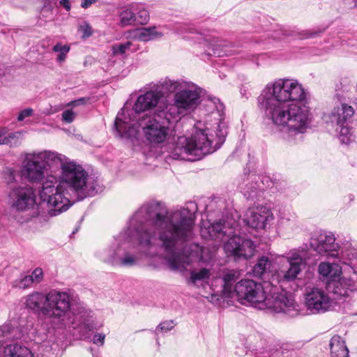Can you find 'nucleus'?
Listing matches in <instances>:
<instances>
[{
	"label": "nucleus",
	"mask_w": 357,
	"mask_h": 357,
	"mask_svg": "<svg viewBox=\"0 0 357 357\" xmlns=\"http://www.w3.org/2000/svg\"><path fill=\"white\" fill-rule=\"evenodd\" d=\"M194 226V213L188 208L169 211L164 202L151 200L133 214L100 257L113 266H135L139 261L135 248L138 243L149 256L165 259L170 269L183 270L191 264L192 259L181 250L192 240Z\"/></svg>",
	"instance_id": "obj_1"
},
{
	"label": "nucleus",
	"mask_w": 357,
	"mask_h": 357,
	"mask_svg": "<svg viewBox=\"0 0 357 357\" xmlns=\"http://www.w3.org/2000/svg\"><path fill=\"white\" fill-rule=\"evenodd\" d=\"M306 98L307 91L297 79L282 78L266 85L258 103L264 117L284 132L285 139L291 142L296 137L301 139L310 124V109L296 103Z\"/></svg>",
	"instance_id": "obj_2"
},
{
	"label": "nucleus",
	"mask_w": 357,
	"mask_h": 357,
	"mask_svg": "<svg viewBox=\"0 0 357 357\" xmlns=\"http://www.w3.org/2000/svg\"><path fill=\"white\" fill-rule=\"evenodd\" d=\"M61 169L59 178L54 174H48L39 188L40 200L47 204L51 216L67 211L71 205L69 197L75 196L82 200L93 197L101 191L97 177L90 175L82 165L59 153Z\"/></svg>",
	"instance_id": "obj_3"
},
{
	"label": "nucleus",
	"mask_w": 357,
	"mask_h": 357,
	"mask_svg": "<svg viewBox=\"0 0 357 357\" xmlns=\"http://www.w3.org/2000/svg\"><path fill=\"white\" fill-rule=\"evenodd\" d=\"M216 107L217 112H212V114L219 116L218 121L213 124L206 123L204 128L195 126L190 137H178L170 152L171 158L196 161L213 153L222 146L228 134V126L220 114V111L223 108L222 104L220 103Z\"/></svg>",
	"instance_id": "obj_4"
},
{
	"label": "nucleus",
	"mask_w": 357,
	"mask_h": 357,
	"mask_svg": "<svg viewBox=\"0 0 357 357\" xmlns=\"http://www.w3.org/2000/svg\"><path fill=\"white\" fill-rule=\"evenodd\" d=\"M237 300L259 310L271 309L276 312H287L294 308V300L287 291H279L271 282L263 284L253 280H241L234 285Z\"/></svg>",
	"instance_id": "obj_5"
},
{
	"label": "nucleus",
	"mask_w": 357,
	"mask_h": 357,
	"mask_svg": "<svg viewBox=\"0 0 357 357\" xmlns=\"http://www.w3.org/2000/svg\"><path fill=\"white\" fill-rule=\"evenodd\" d=\"M237 300L259 310L271 309L276 312H287L294 308V300L287 291H279L271 282L263 284L253 280H241L234 285Z\"/></svg>",
	"instance_id": "obj_6"
},
{
	"label": "nucleus",
	"mask_w": 357,
	"mask_h": 357,
	"mask_svg": "<svg viewBox=\"0 0 357 357\" xmlns=\"http://www.w3.org/2000/svg\"><path fill=\"white\" fill-rule=\"evenodd\" d=\"M238 223L233 218H227L225 221L220 220L211 222L208 220L203 222L201 226V235L204 238H211L223 241H228L224 245V250L228 257L234 260L248 259L254 256L256 245L250 239L240 236Z\"/></svg>",
	"instance_id": "obj_7"
},
{
	"label": "nucleus",
	"mask_w": 357,
	"mask_h": 357,
	"mask_svg": "<svg viewBox=\"0 0 357 357\" xmlns=\"http://www.w3.org/2000/svg\"><path fill=\"white\" fill-rule=\"evenodd\" d=\"M162 98L160 92L157 91H149L140 95L135 101L132 109L128 110L126 114L124 107L121 112L117 114L115 119L114 128L118 135L121 137L132 138L137 135L136 121L139 117L145 115L146 112L157 109L161 102Z\"/></svg>",
	"instance_id": "obj_8"
},
{
	"label": "nucleus",
	"mask_w": 357,
	"mask_h": 357,
	"mask_svg": "<svg viewBox=\"0 0 357 357\" xmlns=\"http://www.w3.org/2000/svg\"><path fill=\"white\" fill-rule=\"evenodd\" d=\"M178 121L160 105L152 114L143 115L136 121L137 130L140 128L146 140L152 145L164 143L173 134Z\"/></svg>",
	"instance_id": "obj_9"
},
{
	"label": "nucleus",
	"mask_w": 357,
	"mask_h": 357,
	"mask_svg": "<svg viewBox=\"0 0 357 357\" xmlns=\"http://www.w3.org/2000/svg\"><path fill=\"white\" fill-rule=\"evenodd\" d=\"M60 160L59 153L56 151L26 153L20 169L21 176L31 183H41L42 185L47 175L57 170Z\"/></svg>",
	"instance_id": "obj_10"
},
{
	"label": "nucleus",
	"mask_w": 357,
	"mask_h": 357,
	"mask_svg": "<svg viewBox=\"0 0 357 357\" xmlns=\"http://www.w3.org/2000/svg\"><path fill=\"white\" fill-rule=\"evenodd\" d=\"M336 238L331 231L319 230L312 234L310 245L321 256L338 258L344 264H349L351 257L356 255V250L351 243L347 242L342 246L335 242Z\"/></svg>",
	"instance_id": "obj_11"
},
{
	"label": "nucleus",
	"mask_w": 357,
	"mask_h": 357,
	"mask_svg": "<svg viewBox=\"0 0 357 357\" xmlns=\"http://www.w3.org/2000/svg\"><path fill=\"white\" fill-rule=\"evenodd\" d=\"M200 93L199 87L191 82H186L179 91L174 94L172 103L166 101L160 105H162L170 116L178 121L181 116L196 109L199 103Z\"/></svg>",
	"instance_id": "obj_12"
},
{
	"label": "nucleus",
	"mask_w": 357,
	"mask_h": 357,
	"mask_svg": "<svg viewBox=\"0 0 357 357\" xmlns=\"http://www.w3.org/2000/svg\"><path fill=\"white\" fill-rule=\"evenodd\" d=\"M47 305L44 308V316L65 325L63 323L64 317L68 315L72 306L70 294L67 291L52 289L47 293Z\"/></svg>",
	"instance_id": "obj_13"
},
{
	"label": "nucleus",
	"mask_w": 357,
	"mask_h": 357,
	"mask_svg": "<svg viewBox=\"0 0 357 357\" xmlns=\"http://www.w3.org/2000/svg\"><path fill=\"white\" fill-rule=\"evenodd\" d=\"M287 265L281 266L276 271L275 276L278 282H291L295 280L306 265V252L302 250H294L282 257ZM275 277V275H273Z\"/></svg>",
	"instance_id": "obj_14"
},
{
	"label": "nucleus",
	"mask_w": 357,
	"mask_h": 357,
	"mask_svg": "<svg viewBox=\"0 0 357 357\" xmlns=\"http://www.w3.org/2000/svg\"><path fill=\"white\" fill-rule=\"evenodd\" d=\"M34 188L28 185H11L8 199L11 206L19 211L32 208L36 204Z\"/></svg>",
	"instance_id": "obj_15"
},
{
	"label": "nucleus",
	"mask_w": 357,
	"mask_h": 357,
	"mask_svg": "<svg viewBox=\"0 0 357 357\" xmlns=\"http://www.w3.org/2000/svg\"><path fill=\"white\" fill-rule=\"evenodd\" d=\"M73 314L75 318L71 324L84 339L89 337L90 332L97 331L102 326V324L94 317L92 311L83 305H79L76 310H73Z\"/></svg>",
	"instance_id": "obj_16"
},
{
	"label": "nucleus",
	"mask_w": 357,
	"mask_h": 357,
	"mask_svg": "<svg viewBox=\"0 0 357 357\" xmlns=\"http://www.w3.org/2000/svg\"><path fill=\"white\" fill-rule=\"evenodd\" d=\"M305 304L312 314H321L331 309L333 299L324 289L312 288L305 294Z\"/></svg>",
	"instance_id": "obj_17"
},
{
	"label": "nucleus",
	"mask_w": 357,
	"mask_h": 357,
	"mask_svg": "<svg viewBox=\"0 0 357 357\" xmlns=\"http://www.w3.org/2000/svg\"><path fill=\"white\" fill-rule=\"evenodd\" d=\"M243 221L249 227L265 229L273 224L274 215L269 208L260 206L248 208Z\"/></svg>",
	"instance_id": "obj_18"
},
{
	"label": "nucleus",
	"mask_w": 357,
	"mask_h": 357,
	"mask_svg": "<svg viewBox=\"0 0 357 357\" xmlns=\"http://www.w3.org/2000/svg\"><path fill=\"white\" fill-rule=\"evenodd\" d=\"M354 109L345 102H337L330 112L324 114V120L333 128L348 123L354 114Z\"/></svg>",
	"instance_id": "obj_19"
},
{
	"label": "nucleus",
	"mask_w": 357,
	"mask_h": 357,
	"mask_svg": "<svg viewBox=\"0 0 357 357\" xmlns=\"http://www.w3.org/2000/svg\"><path fill=\"white\" fill-rule=\"evenodd\" d=\"M24 299L28 309L44 315V308L46 307L47 301V294L34 291L26 296Z\"/></svg>",
	"instance_id": "obj_20"
},
{
	"label": "nucleus",
	"mask_w": 357,
	"mask_h": 357,
	"mask_svg": "<svg viewBox=\"0 0 357 357\" xmlns=\"http://www.w3.org/2000/svg\"><path fill=\"white\" fill-rule=\"evenodd\" d=\"M241 192L247 199L252 201L258 200L262 195V190L259 184L256 181V176H251V178L247 179L239 185Z\"/></svg>",
	"instance_id": "obj_21"
},
{
	"label": "nucleus",
	"mask_w": 357,
	"mask_h": 357,
	"mask_svg": "<svg viewBox=\"0 0 357 357\" xmlns=\"http://www.w3.org/2000/svg\"><path fill=\"white\" fill-rule=\"evenodd\" d=\"M163 35V33L158 31L155 26L137 29L130 33L132 38L144 42L160 38Z\"/></svg>",
	"instance_id": "obj_22"
},
{
	"label": "nucleus",
	"mask_w": 357,
	"mask_h": 357,
	"mask_svg": "<svg viewBox=\"0 0 357 357\" xmlns=\"http://www.w3.org/2000/svg\"><path fill=\"white\" fill-rule=\"evenodd\" d=\"M238 271L230 270L223 275V294L229 298H234L236 296L234 284L239 278Z\"/></svg>",
	"instance_id": "obj_23"
},
{
	"label": "nucleus",
	"mask_w": 357,
	"mask_h": 357,
	"mask_svg": "<svg viewBox=\"0 0 357 357\" xmlns=\"http://www.w3.org/2000/svg\"><path fill=\"white\" fill-rule=\"evenodd\" d=\"M331 357H349L345 341L339 335H334L330 341Z\"/></svg>",
	"instance_id": "obj_24"
},
{
	"label": "nucleus",
	"mask_w": 357,
	"mask_h": 357,
	"mask_svg": "<svg viewBox=\"0 0 357 357\" xmlns=\"http://www.w3.org/2000/svg\"><path fill=\"white\" fill-rule=\"evenodd\" d=\"M20 337L18 329L12 327L10 324H4L0 327V357L3 356V350L6 346V341Z\"/></svg>",
	"instance_id": "obj_25"
},
{
	"label": "nucleus",
	"mask_w": 357,
	"mask_h": 357,
	"mask_svg": "<svg viewBox=\"0 0 357 357\" xmlns=\"http://www.w3.org/2000/svg\"><path fill=\"white\" fill-rule=\"evenodd\" d=\"M204 36V40L208 43V46L211 47V52H208V55H214L218 57L224 56L227 54V50H224L221 47H226L224 43L215 36L208 35L205 33H199Z\"/></svg>",
	"instance_id": "obj_26"
},
{
	"label": "nucleus",
	"mask_w": 357,
	"mask_h": 357,
	"mask_svg": "<svg viewBox=\"0 0 357 357\" xmlns=\"http://www.w3.org/2000/svg\"><path fill=\"white\" fill-rule=\"evenodd\" d=\"M3 356L5 357H33L31 350L20 344H9L4 348Z\"/></svg>",
	"instance_id": "obj_27"
},
{
	"label": "nucleus",
	"mask_w": 357,
	"mask_h": 357,
	"mask_svg": "<svg viewBox=\"0 0 357 357\" xmlns=\"http://www.w3.org/2000/svg\"><path fill=\"white\" fill-rule=\"evenodd\" d=\"M318 271L323 277L333 280L339 276L341 273V267L336 263L322 262L319 265Z\"/></svg>",
	"instance_id": "obj_28"
},
{
	"label": "nucleus",
	"mask_w": 357,
	"mask_h": 357,
	"mask_svg": "<svg viewBox=\"0 0 357 357\" xmlns=\"http://www.w3.org/2000/svg\"><path fill=\"white\" fill-rule=\"evenodd\" d=\"M246 351L245 355L248 356L252 354H254L256 357H280V354L281 353L279 350L273 351V349H269L268 351L265 350L263 347H261L259 345L255 344L245 347Z\"/></svg>",
	"instance_id": "obj_29"
},
{
	"label": "nucleus",
	"mask_w": 357,
	"mask_h": 357,
	"mask_svg": "<svg viewBox=\"0 0 357 357\" xmlns=\"http://www.w3.org/2000/svg\"><path fill=\"white\" fill-rule=\"evenodd\" d=\"M272 266V261L268 257L263 256L260 257L254 266L252 271L256 277L261 278L268 273Z\"/></svg>",
	"instance_id": "obj_30"
},
{
	"label": "nucleus",
	"mask_w": 357,
	"mask_h": 357,
	"mask_svg": "<svg viewBox=\"0 0 357 357\" xmlns=\"http://www.w3.org/2000/svg\"><path fill=\"white\" fill-rule=\"evenodd\" d=\"M351 260L349 265L352 266L354 265L352 260L353 258L351 256ZM352 272L347 275L344 273V275L342 277V283L343 286L346 287L347 290H348V294L350 292L354 291L357 290V272L354 270L353 267H351Z\"/></svg>",
	"instance_id": "obj_31"
},
{
	"label": "nucleus",
	"mask_w": 357,
	"mask_h": 357,
	"mask_svg": "<svg viewBox=\"0 0 357 357\" xmlns=\"http://www.w3.org/2000/svg\"><path fill=\"white\" fill-rule=\"evenodd\" d=\"M186 82L187 81L183 79L174 80L166 77L160 80L159 84L160 86L167 92L170 93H174V94L176 93L177 91H179Z\"/></svg>",
	"instance_id": "obj_32"
},
{
	"label": "nucleus",
	"mask_w": 357,
	"mask_h": 357,
	"mask_svg": "<svg viewBox=\"0 0 357 357\" xmlns=\"http://www.w3.org/2000/svg\"><path fill=\"white\" fill-rule=\"evenodd\" d=\"M342 283V277L336 280L335 278L330 280L327 282V290L339 296H348V290L343 286Z\"/></svg>",
	"instance_id": "obj_33"
},
{
	"label": "nucleus",
	"mask_w": 357,
	"mask_h": 357,
	"mask_svg": "<svg viewBox=\"0 0 357 357\" xmlns=\"http://www.w3.org/2000/svg\"><path fill=\"white\" fill-rule=\"evenodd\" d=\"M338 133L339 139L342 144H348L353 140V135L348 123H343L333 127Z\"/></svg>",
	"instance_id": "obj_34"
},
{
	"label": "nucleus",
	"mask_w": 357,
	"mask_h": 357,
	"mask_svg": "<svg viewBox=\"0 0 357 357\" xmlns=\"http://www.w3.org/2000/svg\"><path fill=\"white\" fill-rule=\"evenodd\" d=\"M211 276V271L206 268H201L199 271H192L190 273L189 281L196 285L198 281H204L209 279Z\"/></svg>",
	"instance_id": "obj_35"
},
{
	"label": "nucleus",
	"mask_w": 357,
	"mask_h": 357,
	"mask_svg": "<svg viewBox=\"0 0 357 357\" xmlns=\"http://www.w3.org/2000/svg\"><path fill=\"white\" fill-rule=\"evenodd\" d=\"M132 9L134 11L137 12V13H135V22L139 24H145L148 22L149 13L143 5L136 4L132 7Z\"/></svg>",
	"instance_id": "obj_36"
},
{
	"label": "nucleus",
	"mask_w": 357,
	"mask_h": 357,
	"mask_svg": "<svg viewBox=\"0 0 357 357\" xmlns=\"http://www.w3.org/2000/svg\"><path fill=\"white\" fill-rule=\"evenodd\" d=\"M120 24L121 26H126L135 22V13L130 9L123 10L119 15Z\"/></svg>",
	"instance_id": "obj_37"
},
{
	"label": "nucleus",
	"mask_w": 357,
	"mask_h": 357,
	"mask_svg": "<svg viewBox=\"0 0 357 357\" xmlns=\"http://www.w3.org/2000/svg\"><path fill=\"white\" fill-rule=\"evenodd\" d=\"M132 43L127 41L123 43H118L112 46V54L114 56H122L130 49Z\"/></svg>",
	"instance_id": "obj_38"
},
{
	"label": "nucleus",
	"mask_w": 357,
	"mask_h": 357,
	"mask_svg": "<svg viewBox=\"0 0 357 357\" xmlns=\"http://www.w3.org/2000/svg\"><path fill=\"white\" fill-rule=\"evenodd\" d=\"M53 51L59 53L56 61L61 63L65 61L66 55L70 51V47L68 45H62L61 43H57L54 46Z\"/></svg>",
	"instance_id": "obj_39"
},
{
	"label": "nucleus",
	"mask_w": 357,
	"mask_h": 357,
	"mask_svg": "<svg viewBox=\"0 0 357 357\" xmlns=\"http://www.w3.org/2000/svg\"><path fill=\"white\" fill-rule=\"evenodd\" d=\"M22 134L20 132H15L10 133L4 138V144H8L10 146H15L20 144L22 140Z\"/></svg>",
	"instance_id": "obj_40"
},
{
	"label": "nucleus",
	"mask_w": 357,
	"mask_h": 357,
	"mask_svg": "<svg viewBox=\"0 0 357 357\" xmlns=\"http://www.w3.org/2000/svg\"><path fill=\"white\" fill-rule=\"evenodd\" d=\"M176 326V323L173 320H166L160 324L155 328V333H165L170 331H172L174 326Z\"/></svg>",
	"instance_id": "obj_41"
},
{
	"label": "nucleus",
	"mask_w": 357,
	"mask_h": 357,
	"mask_svg": "<svg viewBox=\"0 0 357 357\" xmlns=\"http://www.w3.org/2000/svg\"><path fill=\"white\" fill-rule=\"evenodd\" d=\"M3 179L8 185H13L16 181V172L13 168L6 167L3 169Z\"/></svg>",
	"instance_id": "obj_42"
},
{
	"label": "nucleus",
	"mask_w": 357,
	"mask_h": 357,
	"mask_svg": "<svg viewBox=\"0 0 357 357\" xmlns=\"http://www.w3.org/2000/svg\"><path fill=\"white\" fill-rule=\"evenodd\" d=\"M33 284V279L29 275H26L19 280L15 281V286L20 289L30 287Z\"/></svg>",
	"instance_id": "obj_43"
},
{
	"label": "nucleus",
	"mask_w": 357,
	"mask_h": 357,
	"mask_svg": "<svg viewBox=\"0 0 357 357\" xmlns=\"http://www.w3.org/2000/svg\"><path fill=\"white\" fill-rule=\"evenodd\" d=\"M174 29L175 31L179 34H183L185 33H199L195 28L190 26L186 24H178L176 25Z\"/></svg>",
	"instance_id": "obj_44"
},
{
	"label": "nucleus",
	"mask_w": 357,
	"mask_h": 357,
	"mask_svg": "<svg viewBox=\"0 0 357 357\" xmlns=\"http://www.w3.org/2000/svg\"><path fill=\"white\" fill-rule=\"evenodd\" d=\"M29 277L33 279V282L34 284L40 283L43 278V271L42 268H36L32 271L31 274L29 275Z\"/></svg>",
	"instance_id": "obj_45"
},
{
	"label": "nucleus",
	"mask_w": 357,
	"mask_h": 357,
	"mask_svg": "<svg viewBox=\"0 0 357 357\" xmlns=\"http://www.w3.org/2000/svg\"><path fill=\"white\" fill-rule=\"evenodd\" d=\"M289 222V227L293 231L297 230L300 228L299 221L294 215H289V217L287 218Z\"/></svg>",
	"instance_id": "obj_46"
},
{
	"label": "nucleus",
	"mask_w": 357,
	"mask_h": 357,
	"mask_svg": "<svg viewBox=\"0 0 357 357\" xmlns=\"http://www.w3.org/2000/svg\"><path fill=\"white\" fill-rule=\"evenodd\" d=\"M79 30L82 31L84 38H89L93 33L92 28L87 22L80 25Z\"/></svg>",
	"instance_id": "obj_47"
},
{
	"label": "nucleus",
	"mask_w": 357,
	"mask_h": 357,
	"mask_svg": "<svg viewBox=\"0 0 357 357\" xmlns=\"http://www.w3.org/2000/svg\"><path fill=\"white\" fill-rule=\"evenodd\" d=\"M75 114L71 109H66L62 113V119L66 123H72L75 119Z\"/></svg>",
	"instance_id": "obj_48"
},
{
	"label": "nucleus",
	"mask_w": 357,
	"mask_h": 357,
	"mask_svg": "<svg viewBox=\"0 0 357 357\" xmlns=\"http://www.w3.org/2000/svg\"><path fill=\"white\" fill-rule=\"evenodd\" d=\"M319 33L317 31L305 30L299 33V38L300 39H306L310 38H314L318 36Z\"/></svg>",
	"instance_id": "obj_49"
},
{
	"label": "nucleus",
	"mask_w": 357,
	"mask_h": 357,
	"mask_svg": "<svg viewBox=\"0 0 357 357\" xmlns=\"http://www.w3.org/2000/svg\"><path fill=\"white\" fill-rule=\"evenodd\" d=\"M33 113V110L31 108H26L23 110H22L18 116L17 120L19 121H23L25 118L31 116Z\"/></svg>",
	"instance_id": "obj_50"
},
{
	"label": "nucleus",
	"mask_w": 357,
	"mask_h": 357,
	"mask_svg": "<svg viewBox=\"0 0 357 357\" xmlns=\"http://www.w3.org/2000/svg\"><path fill=\"white\" fill-rule=\"evenodd\" d=\"M105 335L103 333H96L93 335V344L98 345V346H102L105 343Z\"/></svg>",
	"instance_id": "obj_51"
},
{
	"label": "nucleus",
	"mask_w": 357,
	"mask_h": 357,
	"mask_svg": "<svg viewBox=\"0 0 357 357\" xmlns=\"http://www.w3.org/2000/svg\"><path fill=\"white\" fill-rule=\"evenodd\" d=\"M89 98H79L77 100H75L74 101H72L70 105H73V106H77V105H83V104H85L88 102L89 100Z\"/></svg>",
	"instance_id": "obj_52"
},
{
	"label": "nucleus",
	"mask_w": 357,
	"mask_h": 357,
	"mask_svg": "<svg viewBox=\"0 0 357 357\" xmlns=\"http://www.w3.org/2000/svg\"><path fill=\"white\" fill-rule=\"evenodd\" d=\"M98 0H82L81 6L84 8H87L93 3H95Z\"/></svg>",
	"instance_id": "obj_53"
},
{
	"label": "nucleus",
	"mask_w": 357,
	"mask_h": 357,
	"mask_svg": "<svg viewBox=\"0 0 357 357\" xmlns=\"http://www.w3.org/2000/svg\"><path fill=\"white\" fill-rule=\"evenodd\" d=\"M61 5H62L67 11H69L71 8L69 0H61Z\"/></svg>",
	"instance_id": "obj_54"
},
{
	"label": "nucleus",
	"mask_w": 357,
	"mask_h": 357,
	"mask_svg": "<svg viewBox=\"0 0 357 357\" xmlns=\"http://www.w3.org/2000/svg\"><path fill=\"white\" fill-rule=\"evenodd\" d=\"M6 132L4 128L0 129V144H4V138Z\"/></svg>",
	"instance_id": "obj_55"
},
{
	"label": "nucleus",
	"mask_w": 357,
	"mask_h": 357,
	"mask_svg": "<svg viewBox=\"0 0 357 357\" xmlns=\"http://www.w3.org/2000/svg\"><path fill=\"white\" fill-rule=\"evenodd\" d=\"M295 357L296 356V352L294 351H290L289 355L284 357Z\"/></svg>",
	"instance_id": "obj_56"
},
{
	"label": "nucleus",
	"mask_w": 357,
	"mask_h": 357,
	"mask_svg": "<svg viewBox=\"0 0 357 357\" xmlns=\"http://www.w3.org/2000/svg\"><path fill=\"white\" fill-rule=\"evenodd\" d=\"M50 10V8H47V6H44L42 11L44 12L45 10Z\"/></svg>",
	"instance_id": "obj_57"
},
{
	"label": "nucleus",
	"mask_w": 357,
	"mask_h": 357,
	"mask_svg": "<svg viewBox=\"0 0 357 357\" xmlns=\"http://www.w3.org/2000/svg\"><path fill=\"white\" fill-rule=\"evenodd\" d=\"M237 354H238V355H239V356H242V355H243V354H242V353H241L239 351H237Z\"/></svg>",
	"instance_id": "obj_58"
},
{
	"label": "nucleus",
	"mask_w": 357,
	"mask_h": 357,
	"mask_svg": "<svg viewBox=\"0 0 357 357\" xmlns=\"http://www.w3.org/2000/svg\"><path fill=\"white\" fill-rule=\"evenodd\" d=\"M354 2H355L356 4H357V0H353Z\"/></svg>",
	"instance_id": "obj_59"
},
{
	"label": "nucleus",
	"mask_w": 357,
	"mask_h": 357,
	"mask_svg": "<svg viewBox=\"0 0 357 357\" xmlns=\"http://www.w3.org/2000/svg\"><path fill=\"white\" fill-rule=\"evenodd\" d=\"M283 221H284V218H283V219H282V220H280V222H282Z\"/></svg>",
	"instance_id": "obj_60"
},
{
	"label": "nucleus",
	"mask_w": 357,
	"mask_h": 357,
	"mask_svg": "<svg viewBox=\"0 0 357 357\" xmlns=\"http://www.w3.org/2000/svg\"><path fill=\"white\" fill-rule=\"evenodd\" d=\"M283 221H284V218H283V219H282V220H280V222H282Z\"/></svg>",
	"instance_id": "obj_61"
}]
</instances>
